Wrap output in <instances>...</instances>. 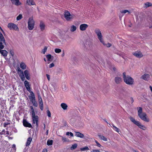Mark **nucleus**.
I'll use <instances>...</instances> for the list:
<instances>
[{
    "label": "nucleus",
    "instance_id": "nucleus-1",
    "mask_svg": "<svg viewBox=\"0 0 152 152\" xmlns=\"http://www.w3.org/2000/svg\"><path fill=\"white\" fill-rule=\"evenodd\" d=\"M138 115L139 117L143 121L149 122L150 119L145 112H142V110L141 107L137 108Z\"/></svg>",
    "mask_w": 152,
    "mask_h": 152
},
{
    "label": "nucleus",
    "instance_id": "nucleus-2",
    "mask_svg": "<svg viewBox=\"0 0 152 152\" xmlns=\"http://www.w3.org/2000/svg\"><path fill=\"white\" fill-rule=\"evenodd\" d=\"M123 78L124 82L127 84L131 85L134 84V79L130 76L126 75L125 72L123 73Z\"/></svg>",
    "mask_w": 152,
    "mask_h": 152
},
{
    "label": "nucleus",
    "instance_id": "nucleus-3",
    "mask_svg": "<svg viewBox=\"0 0 152 152\" xmlns=\"http://www.w3.org/2000/svg\"><path fill=\"white\" fill-rule=\"evenodd\" d=\"M130 119L131 121L138 126L140 129L144 130L146 129V127L143 125L139 121H136L134 118L132 117H131Z\"/></svg>",
    "mask_w": 152,
    "mask_h": 152
},
{
    "label": "nucleus",
    "instance_id": "nucleus-4",
    "mask_svg": "<svg viewBox=\"0 0 152 152\" xmlns=\"http://www.w3.org/2000/svg\"><path fill=\"white\" fill-rule=\"evenodd\" d=\"M35 21L34 20L33 17H30L28 22V27L29 30H32L34 28Z\"/></svg>",
    "mask_w": 152,
    "mask_h": 152
},
{
    "label": "nucleus",
    "instance_id": "nucleus-5",
    "mask_svg": "<svg viewBox=\"0 0 152 152\" xmlns=\"http://www.w3.org/2000/svg\"><path fill=\"white\" fill-rule=\"evenodd\" d=\"M64 18L67 21H71L74 18V15L71 14L69 11L67 10L64 12Z\"/></svg>",
    "mask_w": 152,
    "mask_h": 152
},
{
    "label": "nucleus",
    "instance_id": "nucleus-6",
    "mask_svg": "<svg viewBox=\"0 0 152 152\" xmlns=\"http://www.w3.org/2000/svg\"><path fill=\"white\" fill-rule=\"evenodd\" d=\"M95 32L100 41L102 43H104V40L103 39L102 36L100 31L99 29H96L95 30Z\"/></svg>",
    "mask_w": 152,
    "mask_h": 152
},
{
    "label": "nucleus",
    "instance_id": "nucleus-7",
    "mask_svg": "<svg viewBox=\"0 0 152 152\" xmlns=\"http://www.w3.org/2000/svg\"><path fill=\"white\" fill-rule=\"evenodd\" d=\"M7 27L10 30H13L18 31L19 30V28L17 26L16 24L12 23H9L7 25Z\"/></svg>",
    "mask_w": 152,
    "mask_h": 152
},
{
    "label": "nucleus",
    "instance_id": "nucleus-8",
    "mask_svg": "<svg viewBox=\"0 0 152 152\" xmlns=\"http://www.w3.org/2000/svg\"><path fill=\"white\" fill-rule=\"evenodd\" d=\"M88 25L86 24H82L80 26V29L81 31H85L88 28Z\"/></svg>",
    "mask_w": 152,
    "mask_h": 152
},
{
    "label": "nucleus",
    "instance_id": "nucleus-9",
    "mask_svg": "<svg viewBox=\"0 0 152 152\" xmlns=\"http://www.w3.org/2000/svg\"><path fill=\"white\" fill-rule=\"evenodd\" d=\"M31 96L32 100V102L34 106L35 107H37V103L35 101V99H34V94L33 92H31Z\"/></svg>",
    "mask_w": 152,
    "mask_h": 152
},
{
    "label": "nucleus",
    "instance_id": "nucleus-10",
    "mask_svg": "<svg viewBox=\"0 0 152 152\" xmlns=\"http://www.w3.org/2000/svg\"><path fill=\"white\" fill-rule=\"evenodd\" d=\"M12 3L16 6L20 5L22 4L19 0H10Z\"/></svg>",
    "mask_w": 152,
    "mask_h": 152
},
{
    "label": "nucleus",
    "instance_id": "nucleus-11",
    "mask_svg": "<svg viewBox=\"0 0 152 152\" xmlns=\"http://www.w3.org/2000/svg\"><path fill=\"white\" fill-rule=\"evenodd\" d=\"M24 73L26 78L28 80H30V77L29 71L28 70H25L24 71Z\"/></svg>",
    "mask_w": 152,
    "mask_h": 152
},
{
    "label": "nucleus",
    "instance_id": "nucleus-12",
    "mask_svg": "<svg viewBox=\"0 0 152 152\" xmlns=\"http://www.w3.org/2000/svg\"><path fill=\"white\" fill-rule=\"evenodd\" d=\"M25 86L27 89V90L31 93L30 88L29 82L26 80H25L24 82Z\"/></svg>",
    "mask_w": 152,
    "mask_h": 152
},
{
    "label": "nucleus",
    "instance_id": "nucleus-13",
    "mask_svg": "<svg viewBox=\"0 0 152 152\" xmlns=\"http://www.w3.org/2000/svg\"><path fill=\"white\" fill-rule=\"evenodd\" d=\"M133 55L138 58H141L142 56V55L140 51H136L133 53Z\"/></svg>",
    "mask_w": 152,
    "mask_h": 152
},
{
    "label": "nucleus",
    "instance_id": "nucleus-14",
    "mask_svg": "<svg viewBox=\"0 0 152 152\" xmlns=\"http://www.w3.org/2000/svg\"><path fill=\"white\" fill-rule=\"evenodd\" d=\"M47 60V63L48 64H49L50 61H51L53 59V56L50 54H48L46 56Z\"/></svg>",
    "mask_w": 152,
    "mask_h": 152
},
{
    "label": "nucleus",
    "instance_id": "nucleus-15",
    "mask_svg": "<svg viewBox=\"0 0 152 152\" xmlns=\"http://www.w3.org/2000/svg\"><path fill=\"white\" fill-rule=\"evenodd\" d=\"M33 123L34 124H36V125H38V117L36 116L35 117H32Z\"/></svg>",
    "mask_w": 152,
    "mask_h": 152
},
{
    "label": "nucleus",
    "instance_id": "nucleus-16",
    "mask_svg": "<svg viewBox=\"0 0 152 152\" xmlns=\"http://www.w3.org/2000/svg\"><path fill=\"white\" fill-rule=\"evenodd\" d=\"M23 124L25 126L27 127H31L32 126L31 124L25 120H24L23 121Z\"/></svg>",
    "mask_w": 152,
    "mask_h": 152
},
{
    "label": "nucleus",
    "instance_id": "nucleus-17",
    "mask_svg": "<svg viewBox=\"0 0 152 152\" xmlns=\"http://www.w3.org/2000/svg\"><path fill=\"white\" fill-rule=\"evenodd\" d=\"M6 44L5 41V40L0 41V50L3 49L4 47V46Z\"/></svg>",
    "mask_w": 152,
    "mask_h": 152
},
{
    "label": "nucleus",
    "instance_id": "nucleus-18",
    "mask_svg": "<svg viewBox=\"0 0 152 152\" xmlns=\"http://www.w3.org/2000/svg\"><path fill=\"white\" fill-rule=\"evenodd\" d=\"M150 77L149 75L148 74H145L142 76L141 78L143 80H148L149 79Z\"/></svg>",
    "mask_w": 152,
    "mask_h": 152
},
{
    "label": "nucleus",
    "instance_id": "nucleus-19",
    "mask_svg": "<svg viewBox=\"0 0 152 152\" xmlns=\"http://www.w3.org/2000/svg\"><path fill=\"white\" fill-rule=\"evenodd\" d=\"M39 104L40 108L42 110L43 108V104L41 98L39 97Z\"/></svg>",
    "mask_w": 152,
    "mask_h": 152
},
{
    "label": "nucleus",
    "instance_id": "nucleus-20",
    "mask_svg": "<svg viewBox=\"0 0 152 152\" xmlns=\"http://www.w3.org/2000/svg\"><path fill=\"white\" fill-rule=\"evenodd\" d=\"M27 4L29 5H36V4L33 0H27Z\"/></svg>",
    "mask_w": 152,
    "mask_h": 152
},
{
    "label": "nucleus",
    "instance_id": "nucleus-21",
    "mask_svg": "<svg viewBox=\"0 0 152 152\" xmlns=\"http://www.w3.org/2000/svg\"><path fill=\"white\" fill-rule=\"evenodd\" d=\"M152 6V4L151 2H147L145 3L143 7L145 8H147L149 7H151Z\"/></svg>",
    "mask_w": 152,
    "mask_h": 152
},
{
    "label": "nucleus",
    "instance_id": "nucleus-22",
    "mask_svg": "<svg viewBox=\"0 0 152 152\" xmlns=\"http://www.w3.org/2000/svg\"><path fill=\"white\" fill-rule=\"evenodd\" d=\"M39 27L41 31H42L45 29V24L42 21H41L40 22L39 25Z\"/></svg>",
    "mask_w": 152,
    "mask_h": 152
},
{
    "label": "nucleus",
    "instance_id": "nucleus-23",
    "mask_svg": "<svg viewBox=\"0 0 152 152\" xmlns=\"http://www.w3.org/2000/svg\"><path fill=\"white\" fill-rule=\"evenodd\" d=\"M18 73L22 80L23 81L25 80V77L23 72H18Z\"/></svg>",
    "mask_w": 152,
    "mask_h": 152
},
{
    "label": "nucleus",
    "instance_id": "nucleus-24",
    "mask_svg": "<svg viewBox=\"0 0 152 152\" xmlns=\"http://www.w3.org/2000/svg\"><path fill=\"white\" fill-rule=\"evenodd\" d=\"M115 81L116 83L118 84L121 82L122 79L120 77L117 76L115 77Z\"/></svg>",
    "mask_w": 152,
    "mask_h": 152
},
{
    "label": "nucleus",
    "instance_id": "nucleus-25",
    "mask_svg": "<svg viewBox=\"0 0 152 152\" xmlns=\"http://www.w3.org/2000/svg\"><path fill=\"white\" fill-rule=\"evenodd\" d=\"M61 106L64 110H66L68 107L67 105L65 103H62L61 104Z\"/></svg>",
    "mask_w": 152,
    "mask_h": 152
},
{
    "label": "nucleus",
    "instance_id": "nucleus-26",
    "mask_svg": "<svg viewBox=\"0 0 152 152\" xmlns=\"http://www.w3.org/2000/svg\"><path fill=\"white\" fill-rule=\"evenodd\" d=\"M75 136L80 138H83L84 137V135L79 132H76Z\"/></svg>",
    "mask_w": 152,
    "mask_h": 152
},
{
    "label": "nucleus",
    "instance_id": "nucleus-27",
    "mask_svg": "<svg viewBox=\"0 0 152 152\" xmlns=\"http://www.w3.org/2000/svg\"><path fill=\"white\" fill-rule=\"evenodd\" d=\"M0 52L1 54L4 56H6L7 55V52L6 50H0Z\"/></svg>",
    "mask_w": 152,
    "mask_h": 152
},
{
    "label": "nucleus",
    "instance_id": "nucleus-28",
    "mask_svg": "<svg viewBox=\"0 0 152 152\" xmlns=\"http://www.w3.org/2000/svg\"><path fill=\"white\" fill-rule=\"evenodd\" d=\"M98 136L99 138L100 139L104 141H107V139L104 136L101 135H98Z\"/></svg>",
    "mask_w": 152,
    "mask_h": 152
},
{
    "label": "nucleus",
    "instance_id": "nucleus-29",
    "mask_svg": "<svg viewBox=\"0 0 152 152\" xmlns=\"http://www.w3.org/2000/svg\"><path fill=\"white\" fill-rule=\"evenodd\" d=\"M20 66L22 69H26V65L24 63L22 62L20 64Z\"/></svg>",
    "mask_w": 152,
    "mask_h": 152
},
{
    "label": "nucleus",
    "instance_id": "nucleus-30",
    "mask_svg": "<svg viewBox=\"0 0 152 152\" xmlns=\"http://www.w3.org/2000/svg\"><path fill=\"white\" fill-rule=\"evenodd\" d=\"M113 126V128L114 130L115 131L117 132L118 133L120 134L119 132H120V129L117 128V127H116L115 126H114L113 125H112Z\"/></svg>",
    "mask_w": 152,
    "mask_h": 152
},
{
    "label": "nucleus",
    "instance_id": "nucleus-31",
    "mask_svg": "<svg viewBox=\"0 0 152 152\" xmlns=\"http://www.w3.org/2000/svg\"><path fill=\"white\" fill-rule=\"evenodd\" d=\"M31 140L32 138H31V137H29L28 139L27 142L26 143V146H28L30 144Z\"/></svg>",
    "mask_w": 152,
    "mask_h": 152
},
{
    "label": "nucleus",
    "instance_id": "nucleus-32",
    "mask_svg": "<svg viewBox=\"0 0 152 152\" xmlns=\"http://www.w3.org/2000/svg\"><path fill=\"white\" fill-rule=\"evenodd\" d=\"M76 28L77 27H76V26L74 25H73L71 27L70 31L72 32H73L76 30Z\"/></svg>",
    "mask_w": 152,
    "mask_h": 152
},
{
    "label": "nucleus",
    "instance_id": "nucleus-33",
    "mask_svg": "<svg viewBox=\"0 0 152 152\" xmlns=\"http://www.w3.org/2000/svg\"><path fill=\"white\" fill-rule=\"evenodd\" d=\"M77 146V144L76 143H75L71 147V149L73 150L76 148Z\"/></svg>",
    "mask_w": 152,
    "mask_h": 152
},
{
    "label": "nucleus",
    "instance_id": "nucleus-34",
    "mask_svg": "<svg viewBox=\"0 0 152 152\" xmlns=\"http://www.w3.org/2000/svg\"><path fill=\"white\" fill-rule=\"evenodd\" d=\"M122 13H124V14H129L130 13V12L128 10H122L121 11Z\"/></svg>",
    "mask_w": 152,
    "mask_h": 152
},
{
    "label": "nucleus",
    "instance_id": "nucleus-35",
    "mask_svg": "<svg viewBox=\"0 0 152 152\" xmlns=\"http://www.w3.org/2000/svg\"><path fill=\"white\" fill-rule=\"evenodd\" d=\"M62 140L63 142H69V140L68 139L65 137H62Z\"/></svg>",
    "mask_w": 152,
    "mask_h": 152
},
{
    "label": "nucleus",
    "instance_id": "nucleus-36",
    "mask_svg": "<svg viewBox=\"0 0 152 152\" xmlns=\"http://www.w3.org/2000/svg\"><path fill=\"white\" fill-rule=\"evenodd\" d=\"M103 45H104L106 46L107 47H110L111 46V44L110 43H105L104 41V43H102Z\"/></svg>",
    "mask_w": 152,
    "mask_h": 152
},
{
    "label": "nucleus",
    "instance_id": "nucleus-37",
    "mask_svg": "<svg viewBox=\"0 0 152 152\" xmlns=\"http://www.w3.org/2000/svg\"><path fill=\"white\" fill-rule=\"evenodd\" d=\"M80 149L82 151H84L85 150H88L89 149L88 147L86 146L84 147L80 148Z\"/></svg>",
    "mask_w": 152,
    "mask_h": 152
},
{
    "label": "nucleus",
    "instance_id": "nucleus-38",
    "mask_svg": "<svg viewBox=\"0 0 152 152\" xmlns=\"http://www.w3.org/2000/svg\"><path fill=\"white\" fill-rule=\"evenodd\" d=\"M55 52L56 53H59L61 52V50L58 48H56L55 49Z\"/></svg>",
    "mask_w": 152,
    "mask_h": 152
},
{
    "label": "nucleus",
    "instance_id": "nucleus-39",
    "mask_svg": "<svg viewBox=\"0 0 152 152\" xmlns=\"http://www.w3.org/2000/svg\"><path fill=\"white\" fill-rule=\"evenodd\" d=\"M53 143V140H48L47 142V144L48 145H50L52 144Z\"/></svg>",
    "mask_w": 152,
    "mask_h": 152
},
{
    "label": "nucleus",
    "instance_id": "nucleus-40",
    "mask_svg": "<svg viewBox=\"0 0 152 152\" xmlns=\"http://www.w3.org/2000/svg\"><path fill=\"white\" fill-rule=\"evenodd\" d=\"M12 152H15L16 150L15 148V145H13L12 146Z\"/></svg>",
    "mask_w": 152,
    "mask_h": 152
},
{
    "label": "nucleus",
    "instance_id": "nucleus-41",
    "mask_svg": "<svg viewBox=\"0 0 152 152\" xmlns=\"http://www.w3.org/2000/svg\"><path fill=\"white\" fill-rule=\"evenodd\" d=\"M47 50V48L46 47H45L42 50V53L45 54V53L46 52Z\"/></svg>",
    "mask_w": 152,
    "mask_h": 152
},
{
    "label": "nucleus",
    "instance_id": "nucleus-42",
    "mask_svg": "<svg viewBox=\"0 0 152 152\" xmlns=\"http://www.w3.org/2000/svg\"><path fill=\"white\" fill-rule=\"evenodd\" d=\"M22 18L21 14H19V15L17 17L16 19L17 20H19L21 19Z\"/></svg>",
    "mask_w": 152,
    "mask_h": 152
},
{
    "label": "nucleus",
    "instance_id": "nucleus-43",
    "mask_svg": "<svg viewBox=\"0 0 152 152\" xmlns=\"http://www.w3.org/2000/svg\"><path fill=\"white\" fill-rule=\"evenodd\" d=\"M66 134L67 135H70L71 137H72L73 136V133L71 132H67L66 133Z\"/></svg>",
    "mask_w": 152,
    "mask_h": 152
},
{
    "label": "nucleus",
    "instance_id": "nucleus-44",
    "mask_svg": "<svg viewBox=\"0 0 152 152\" xmlns=\"http://www.w3.org/2000/svg\"><path fill=\"white\" fill-rule=\"evenodd\" d=\"M95 142L96 143V145L97 146L99 147H100L102 146L96 140H95Z\"/></svg>",
    "mask_w": 152,
    "mask_h": 152
},
{
    "label": "nucleus",
    "instance_id": "nucleus-45",
    "mask_svg": "<svg viewBox=\"0 0 152 152\" xmlns=\"http://www.w3.org/2000/svg\"><path fill=\"white\" fill-rule=\"evenodd\" d=\"M47 113L48 116L49 117H51V114L50 111L49 110H47Z\"/></svg>",
    "mask_w": 152,
    "mask_h": 152
},
{
    "label": "nucleus",
    "instance_id": "nucleus-46",
    "mask_svg": "<svg viewBox=\"0 0 152 152\" xmlns=\"http://www.w3.org/2000/svg\"><path fill=\"white\" fill-rule=\"evenodd\" d=\"M16 70L18 72H22V71L21 70L20 68H19V67H18L17 68Z\"/></svg>",
    "mask_w": 152,
    "mask_h": 152
},
{
    "label": "nucleus",
    "instance_id": "nucleus-47",
    "mask_svg": "<svg viewBox=\"0 0 152 152\" xmlns=\"http://www.w3.org/2000/svg\"><path fill=\"white\" fill-rule=\"evenodd\" d=\"M54 66V64L53 63H52L49 65L50 68H51Z\"/></svg>",
    "mask_w": 152,
    "mask_h": 152
},
{
    "label": "nucleus",
    "instance_id": "nucleus-48",
    "mask_svg": "<svg viewBox=\"0 0 152 152\" xmlns=\"http://www.w3.org/2000/svg\"><path fill=\"white\" fill-rule=\"evenodd\" d=\"M134 99L132 97H131L130 98V102H131L132 103L134 102Z\"/></svg>",
    "mask_w": 152,
    "mask_h": 152
},
{
    "label": "nucleus",
    "instance_id": "nucleus-49",
    "mask_svg": "<svg viewBox=\"0 0 152 152\" xmlns=\"http://www.w3.org/2000/svg\"><path fill=\"white\" fill-rule=\"evenodd\" d=\"M31 112H32V117H35V116H36L35 115V113H34V111H33Z\"/></svg>",
    "mask_w": 152,
    "mask_h": 152
},
{
    "label": "nucleus",
    "instance_id": "nucleus-50",
    "mask_svg": "<svg viewBox=\"0 0 152 152\" xmlns=\"http://www.w3.org/2000/svg\"><path fill=\"white\" fill-rule=\"evenodd\" d=\"M31 112H32V117H35V116H36L35 115V113H34V111H33Z\"/></svg>",
    "mask_w": 152,
    "mask_h": 152
},
{
    "label": "nucleus",
    "instance_id": "nucleus-51",
    "mask_svg": "<svg viewBox=\"0 0 152 152\" xmlns=\"http://www.w3.org/2000/svg\"><path fill=\"white\" fill-rule=\"evenodd\" d=\"M46 76L47 78V79L49 81L50 80V75H49L47 74L46 75Z\"/></svg>",
    "mask_w": 152,
    "mask_h": 152
},
{
    "label": "nucleus",
    "instance_id": "nucleus-52",
    "mask_svg": "<svg viewBox=\"0 0 152 152\" xmlns=\"http://www.w3.org/2000/svg\"><path fill=\"white\" fill-rule=\"evenodd\" d=\"M92 152H100V151L99 150H93L92 151Z\"/></svg>",
    "mask_w": 152,
    "mask_h": 152
},
{
    "label": "nucleus",
    "instance_id": "nucleus-53",
    "mask_svg": "<svg viewBox=\"0 0 152 152\" xmlns=\"http://www.w3.org/2000/svg\"><path fill=\"white\" fill-rule=\"evenodd\" d=\"M47 150L46 149H45L42 150V152H47Z\"/></svg>",
    "mask_w": 152,
    "mask_h": 152
},
{
    "label": "nucleus",
    "instance_id": "nucleus-54",
    "mask_svg": "<svg viewBox=\"0 0 152 152\" xmlns=\"http://www.w3.org/2000/svg\"><path fill=\"white\" fill-rule=\"evenodd\" d=\"M150 89V90L152 92V87L151 86H150L149 87Z\"/></svg>",
    "mask_w": 152,
    "mask_h": 152
},
{
    "label": "nucleus",
    "instance_id": "nucleus-55",
    "mask_svg": "<svg viewBox=\"0 0 152 152\" xmlns=\"http://www.w3.org/2000/svg\"><path fill=\"white\" fill-rule=\"evenodd\" d=\"M64 52L61 55V56L62 57H64Z\"/></svg>",
    "mask_w": 152,
    "mask_h": 152
},
{
    "label": "nucleus",
    "instance_id": "nucleus-56",
    "mask_svg": "<svg viewBox=\"0 0 152 152\" xmlns=\"http://www.w3.org/2000/svg\"><path fill=\"white\" fill-rule=\"evenodd\" d=\"M31 112L32 111H34V110L33 107H31Z\"/></svg>",
    "mask_w": 152,
    "mask_h": 152
},
{
    "label": "nucleus",
    "instance_id": "nucleus-57",
    "mask_svg": "<svg viewBox=\"0 0 152 152\" xmlns=\"http://www.w3.org/2000/svg\"><path fill=\"white\" fill-rule=\"evenodd\" d=\"M31 112L32 111H34V110L33 107H31Z\"/></svg>",
    "mask_w": 152,
    "mask_h": 152
},
{
    "label": "nucleus",
    "instance_id": "nucleus-58",
    "mask_svg": "<svg viewBox=\"0 0 152 152\" xmlns=\"http://www.w3.org/2000/svg\"><path fill=\"white\" fill-rule=\"evenodd\" d=\"M10 53H11V55H13L14 54L13 52H12L10 51Z\"/></svg>",
    "mask_w": 152,
    "mask_h": 152
},
{
    "label": "nucleus",
    "instance_id": "nucleus-59",
    "mask_svg": "<svg viewBox=\"0 0 152 152\" xmlns=\"http://www.w3.org/2000/svg\"><path fill=\"white\" fill-rule=\"evenodd\" d=\"M44 61H46V59L45 58H44Z\"/></svg>",
    "mask_w": 152,
    "mask_h": 152
},
{
    "label": "nucleus",
    "instance_id": "nucleus-60",
    "mask_svg": "<svg viewBox=\"0 0 152 152\" xmlns=\"http://www.w3.org/2000/svg\"><path fill=\"white\" fill-rule=\"evenodd\" d=\"M48 130H47L46 132V133H47V134H48Z\"/></svg>",
    "mask_w": 152,
    "mask_h": 152
}]
</instances>
